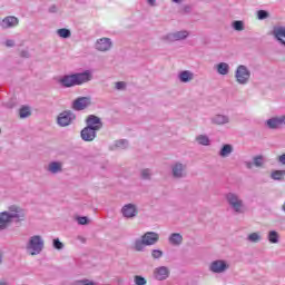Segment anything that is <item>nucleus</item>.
<instances>
[{
    "instance_id": "nucleus-33",
    "label": "nucleus",
    "mask_w": 285,
    "mask_h": 285,
    "mask_svg": "<svg viewBox=\"0 0 285 285\" xmlns=\"http://www.w3.org/2000/svg\"><path fill=\"white\" fill-rule=\"evenodd\" d=\"M253 161H254V166L256 168H262V166H264V161H265L264 156H262V155L255 156L253 158Z\"/></svg>"
},
{
    "instance_id": "nucleus-29",
    "label": "nucleus",
    "mask_w": 285,
    "mask_h": 285,
    "mask_svg": "<svg viewBox=\"0 0 285 285\" xmlns=\"http://www.w3.org/2000/svg\"><path fill=\"white\" fill-rule=\"evenodd\" d=\"M196 141L199 146H208L210 144V138H208L207 135H198Z\"/></svg>"
},
{
    "instance_id": "nucleus-27",
    "label": "nucleus",
    "mask_w": 285,
    "mask_h": 285,
    "mask_svg": "<svg viewBox=\"0 0 285 285\" xmlns=\"http://www.w3.org/2000/svg\"><path fill=\"white\" fill-rule=\"evenodd\" d=\"M117 148H119L120 150H126V148H128V140L126 139L116 140L114 146L111 147V150H117Z\"/></svg>"
},
{
    "instance_id": "nucleus-36",
    "label": "nucleus",
    "mask_w": 285,
    "mask_h": 285,
    "mask_svg": "<svg viewBox=\"0 0 285 285\" xmlns=\"http://www.w3.org/2000/svg\"><path fill=\"white\" fill-rule=\"evenodd\" d=\"M232 28H234L237 32H242L244 30V21L242 20H235L232 23Z\"/></svg>"
},
{
    "instance_id": "nucleus-43",
    "label": "nucleus",
    "mask_w": 285,
    "mask_h": 285,
    "mask_svg": "<svg viewBox=\"0 0 285 285\" xmlns=\"http://www.w3.org/2000/svg\"><path fill=\"white\" fill-rule=\"evenodd\" d=\"M4 46L7 48H14V40H12V39L6 40Z\"/></svg>"
},
{
    "instance_id": "nucleus-19",
    "label": "nucleus",
    "mask_w": 285,
    "mask_h": 285,
    "mask_svg": "<svg viewBox=\"0 0 285 285\" xmlns=\"http://www.w3.org/2000/svg\"><path fill=\"white\" fill-rule=\"evenodd\" d=\"M48 173L51 175H59V173H63V163L61 161H51L47 167Z\"/></svg>"
},
{
    "instance_id": "nucleus-47",
    "label": "nucleus",
    "mask_w": 285,
    "mask_h": 285,
    "mask_svg": "<svg viewBox=\"0 0 285 285\" xmlns=\"http://www.w3.org/2000/svg\"><path fill=\"white\" fill-rule=\"evenodd\" d=\"M3 264V253H1V250H0V265H2Z\"/></svg>"
},
{
    "instance_id": "nucleus-11",
    "label": "nucleus",
    "mask_w": 285,
    "mask_h": 285,
    "mask_svg": "<svg viewBox=\"0 0 285 285\" xmlns=\"http://www.w3.org/2000/svg\"><path fill=\"white\" fill-rule=\"evenodd\" d=\"M92 104V99L90 97H78L76 100L72 101L71 108L77 112L81 110H86Z\"/></svg>"
},
{
    "instance_id": "nucleus-18",
    "label": "nucleus",
    "mask_w": 285,
    "mask_h": 285,
    "mask_svg": "<svg viewBox=\"0 0 285 285\" xmlns=\"http://www.w3.org/2000/svg\"><path fill=\"white\" fill-rule=\"evenodd\" d=\"M12 222L14 220L12 219V216L8 214V212L0 213V230H6V228L12 224Z\"/></svg>"
},
{
    "instance_id": "nucleus-8",
    "label": "nucleus",
    "mask_w": 285,
    "mask_h": 285,
    "mask_svg": "<svg viewBox=\"0 0 285 285\" xmlns=\"http://www.w3.org/2000/svg\"><path fill=\"white\" fill-rule=\"evenodd\" d=\"M75 119H77V116L75 115V112L70 110H65L59 114L57 118V124L61 128H66V126H70V124H72Z\"/></svg>"
},
{
    "instance_id": "nucleus-1",
    "label": "nucleus",
    "mask_w": 285,
    "mask_h": 285,
    "mask_svg": "<svg viewBox=\"0 0 285 285\" xmlns=\"http://www.w3.org/2000/svg\"><path fill=\"white\" fill-rule=\"evenodd\" d=\"M88 81H92V71L90 70L65 75L58 80V83H60L62 88H73V86H83V83H88Z\"/></svg>"
},
{
    "instance_id": "nucleus-5",
    "label": "nucleus",
    "mask_w": 285,
    "mask_h": 285,
    "mask_svg": "<svg viewBox=\"0 0 285 285\" xmlns=\"http://www.w3.org/2000/svg\"><path fill=\"white\" fill-rule=\"evenodd\" d=\"M235 79L239 86H246L250 81V69L245 65H239L235 71Z\"/></svg>"
},
{
    "instance_id": "nucleus-21",
    "label": "nucleus",
    "mask_w": 285,
    "mask_h": 285,
    "mask_svg": "<svg viewBox=\"0 0 285 285\" xmlns=\"http://www.w3.org/2000/svg\"><path fill=\"white\" fill-rule=\"evenodd\" d=\"M178 79L181 83H188L195 79V73L189 70H184L179 72Z\"/></svg>"
},
{
    "instance_id": "nucleus-16",
    "label": "nucleus",
    "mask_w": 285,
    "mask_h": 285,
    "mask_svg": "<svg viewBox=\"0 0 285 285\" xmlns=\"http://www.w3.org/2000/svg\"><path fill=\"white\" fill-rule=\"evenodd\" d=\"M87 128H91L94 130H99L100 128H104V122H101V118L89 115L86 119Z\"/></svg>"
},
{
    "instance_id": "nucleus-49",
    "label": "nucleus",
    "mask_w": 285,
    "mask_h": 285,
    "mask_svg": "<svg viewBox=\"0 0 285 285\" xmlns=\"http://www.w3.org/2000/svg\"><path fill=\"white\" fill-rule=\"evenodd\" d=\"M0 285H8V282H6V279H1Z\"/></svg>"
},
{
    "instance_id": "nucleus-40",
    "label": "nucleus",
    "mask_w": 285,
    "mask_h": 285,
    "mask_svg": "<svg viewBox=\"0 0 285 285\" xmlns=\"http://www.w3.org/2000/svg\"><path fill=\"white\" fill-rule=\"evenodd\" d=\"M268 11L266 10H258L257 11V18L259 19V21H264V19H268Z\"/></svg>"
},
{
    "instance_id": "nucleus-3",
    "label": "nucleus",
    "mask_w": 285,
    "mask_h": 285,
    "mask_svg": "<svg viewBox=\"0 0 285 285\" xmlns=\"http://www.w3.org/2000/svg\"><path fill=\"white\" fill-rule=\"evenodd\" d=\"M159 242L157 232H146L140 238L134 242V248L137 253H144L146 246H155Z\"/></svg>"
},
{
    "instance_id": "nucleus-42",
    "label": "nucleus",
    "mask_w": 285,
    "mask_h": 285,
    "mask_svg": "<svg viewBox=\"0 0 285 285\" xmlns=\"http://www.w3.org/2000/svg\"><path fill=\"white\" fill-rule=\"evenodd\" d=\"M126 86L127 85L124 81H118V82L115 83L116 90H126Z\"/></svg>"
},
{
    "instance_id": "nucleus-4",
    "label": "nucleus",
    "mask_w": 285,
    "mask_h": 285,
    "mask_svg": "<svg viewBox=\"0 0 285 285\" xmlns=\"http://www.w3.org/2000/svg\"><path fill=\"white\" fill-rule=\"evenodd\" d=\"M45 242L43 237L40 235H33L30 236L27 244H26V250L29 253V255H41V252L43 250Z\"/></svg>"
},
{
    "instance_id": "nucleus-10",
    "label": "nucleus",
    "mask_w": 285,
    "mask_h": 285,
    "mask_svg": "<svg viewBox=\"0 0 285 285\" xmlns=\"http://www.w3.org/2000/svg\"><path fill=\"white\" fill-rule=\"evenodd\" d=\"M7 214L13 222H16V224H19V222H24L26 219V212L16 205H11Z\"/></svg>"
},
{
    "instance_id": "nucleus-48",
    "label": "nucleus",
    "mask_w": 285,
    "mask_h": 285,
    "mask_svg": "<svg viewBox=\"0 0 285 285\" xmlns=\"http://www.w3.org/2000/svg\"><path fill=\"white\" fill-rule=\"evenodd\" d=\"M149 6H155V0H147Z\"/></svg>"
},
{
    "instance_id": "nucleus-24",
    "label": "nucleus",
    "mask_w": 285,
    "mask_h": 285,
    "mask_svg": "<svg viewBox=\"0 0 285 285\" xmlns=\"http://www.w3.org/2000/svg\"><path fill=\"white\" fill-rule=\"evenodd\" d=\"M216 72L218 75L226 76L228 72H230V66L227 62H219L218 65L215 66Z\"/></svg>"
},
{
    "instance_id": "nucleus-17",
    "label": "nucleus",
    "mask_w": 285,
    "mask_h": 285,
    "mask_svg": "<svg viewBox=\"0 0 285 285\" xmlns=\"http://www.w3.org/2000/svg\"><path fill=\"white\" fill-rule=\"evenodd\" d=\"M154 277L158 282H164L165 279H168L170 277V269L166 266H160L154 269Z\"/></svg>"
},
{
    "instance_id": "nucleus-14",
    "label": "nucleus",
    "mask_w": 285,
    "mask_h": 285,
    "mask_svg": "<svg viewBox=\"0 0 285 285\" xmlns=\"http://www.w3.org/2000/svg\"><path fill=\"white\" fill-rule=\"evenodd\" d=\"M95 48L99 52H108L112 48V40L110 38H100L96 41Z\"/></svg>"
},
{
    "instance_id": "nucleus-39",
    "label": "nucleus",
    "mask_w": 285,
    "mask_h": 285,
    "mask_svg": "<svg viewBox=\"0 0 285 285\" xmlns=\"http://www.w3.org/2000/svg\"><path fill=\"white\" fill-rule=\"evenodd\" d=\"M151 257L153 259H161V257H164V252H161V249H153Z\"/></svg>"
},
{
    "instance_id": "nucleus-50",
    "label": "nucleus",
    "mask_w": 285,
    "mask_h": 285,
    "mask_svg": "<svg viewBox=\"0 0 285 285\" xmlns=\"http://www.w3.org/2000/svg\"><path fill=\"white\" fill-rule=\"evenodd\" d=\"M181 0H173L174 3H179Z\"/></svg>"
},
{
    "instance_id": "nucleus-28",
    "label": "nucleus",
    "mask_w": 285,
    "mask_h": 285,
    "mask_svg": "<svg viewBox=\"0 0 285 285\" xmlns=\"http://www.w3.org/2000/svg\"><path fill=\"white\" fill-rule=\"evenodd\" d=\"M271 177L274 181H284L285 170H274L272 171Z\"/></svg>"
},
{
    "instance_id": "nucleus-13",
    "label": "nucleus",
    "mask_w": 285,
    "mask_h": 285,
    "mask_svg": "<svg viewBox=\"0 0 285 285\" xmlns=\"http://www.w3.org/2000/svg\"><path fill=\"white\" fill-rule=\"evenodd\" d=\"M0 26L2 30H10V28H17V26H19V18L14 16H8L0 20Z\"/></svg>"
},
{
    "instance_id": "nucleus-37",
    "label": "nucleus",
    "mask_w": 285,
    "mask_h": 285,
    "mask_svg": "<svg viewBox=\"0 0 285 285\" xmlns=\"http://www.w3.org/2000/svg\"><path fill=\"white\" fill-rule=\"evenodd\" d=\"M19 115H20V119H26L30 117V108L28 107L20 108Z\"/></svg>"
},
{
    "instance_id": "nucleus-45",
    "label": "nucleus",
    "mask_w": 285,
    "mask_h": 285,
    "mask_svg": "<svg viewBox=\"0 0 285 285\" xmlns=\"http://www.w3.org/2000/svg\"><path fill=\"white\" fill-rule=\"evenodd\" d=\"M245 166L246 168H248V170H250L255 166V164L254 161H245Z\"/></svg>"
},
{
    "instance_id": "nucleus-7",
    "label": "nucleus",
    "mask_w": 285,
    "mask_h": 285,
    "mask_svg": "<svg viewBox=\"0 0 285 285\" xmlns=\"http://www.w3.org/2000/svg\"><path fill=\"white\" fill-rule=\"evenodd\" d=\"M189 35L190 33L187 30H180L163 36L161 40L167 41L168 43H175V41H184L185 39H188Z\"/></svg>"
},
{
    "instance_id": "nucleus-12",
    "label": "nucleus",
    "mask_w": 285,
    "mask_h": 285,
    "mask_svg": "<svg viewBox=\"0 0 285 285\" xmlns=\"http://www.w3.org/2000/svg\"><path fill=\"white\" fill-rule=\"evenodd\" d=\"M120 213H121L122 217H125V219H135V217H137L139 210L137 209V205L129 203L121 207Z\"/></svg>"
},
{
    "instance_id": "nucleus-32",
    "label": "nucleus",
    "mask_w": 285,
    "mask_h": 285,
    "mask_svg": "<svg viewBox=\"0 0 285 285\" xmlns=\"http://www.w3.org/2000/svg\"><path fill=\"white\" fill-rule=\"evenodd\" d=\"M57 35L61 37V39H70L71 32L70 29L62 28L57 30Z\"/></svg>"
},
{
    "instance_id": "nucleus-23",
    "label": "nucleus",
    "mask_w": 285,
    "mask_h": 285,
    "mask_svg": "<svg viewBox=\"0 0 285 285\" xmlns=\"http://www.w3.org/2000/svg\"><path fill=\"white\" fill-rule=\"evenodd\" d=\"M168 242L171 244V246H181L184 243V236H181L179 233H173L170 234Z\"/></svg>"
},
{
    "instance_id": "nucleus-35",
    "label": "nucleus",
    "mask_w": 285,
    "mask_h": 285,
    "mask_svg": "<svg viewBox=\"0 0 285 285\" xmlns=\"http://www.w3.org/2000/svg\"><path fill=\"white\" fill-rule=\"evenodd\" d=\"M72 285H97V283H95V281H90L88 278H83V279L75 281L72 283Z\"/></svg>"
},
{
    "instance_id": "nucleus-25",
    "label": "nucleus",
    "mask_w": 285,
    "mask_h": 285,
    "mask_svg": "<svg viewBox=\"0 0 285 285\" xmlns=\"http://www.w3.org/2000/svg\"><path fill=\"white\" fill-rule=\"evenodd\" d=\"M218 155H219V157H223V158H226V157H229L230 155H233V145H230V144L223 145Z\"/></svg>"
},
{
    "instance_id": "nucleus-44",
    "label": "nucleus",
    "mask_w": 285,
    "mask_h": 285,
    "mask_svg": "<svg viewBox=\"0 0 285 285\" xmlns=\"http://www.w3.org/2000/svg\"><path fill=\"white\" fill-rule=\"evenodd\" d=\"M20 57L24 59H30V52L28 50H22Z\"/></svg>"
},
{
    "instance_id": "nucleus-22",
    "label": "nucleus",
    "mask_w": 285,
    "mask_h": 285,
    "mask_svg": "<svg viewBox=\"0 0 285 285\" xmlns=\"http://www.w3.org/2000/svg\"><path fill=\"white\" fill-rule=\"evenodd\" d=\"M230 121V118L226 115H216L212 117V124L216 126H224Z\"/></svg>"
},
{
    "instance_id": "nucleus-30",
    "label": "nucleus",
    "mask_w": 285,
    "mask_h": 285,
    "mask_svg": "<svg viewBox=\"0 0 285 285\" xmlns=\"http://www.w3.org/2000/svg\"><path fill=\"white\" fill-rule=\"evenodd\" d=\"M140 177L141 179H144L145 181H150V179H153V170L149 168H145L140 171Z\"/></svg>"
},
{
    "instance_id": "nucleus-31",
    "label": "nucleus",
    "mask_w": 285,
    "mask_h": 285,
    "mask_svg": "<svg viewBox=\"0 0 285 285\" xmlns=\"http://www.w3.org/2000/svg\"><path fill=\"white\" fill-rule=\"evenodd\" d=\"M261 239L262 235H259V233H252L247 236V242H250L252 244H259Z\"/></svg>"
},
{
    "instance_id": "nucleus-20",
    "label": "nucleus",
    "mask_w": 285,
    "mask_h": 285,
    "mask_svg": "<svg viewBox=\"0 0 285 285\" xmlns=\"http://www.w3.org/2000/svg\"><path fill=\"white\" fill-rule=\"evenodd\" d=\"M266 126L271 130H277V128H282V126H284V120L282 117H274L266 121Z\"/></svg>"
},
{
    "instance_id": "nucleus-38",
    "label": "nucleus",
    "mask_w": 285,
    "mask_h": 285,
    "mask_svg": "<svg viewBox=\"0 0 285 285\" xmlns=\"http://www.w3.org/2000/svg\"><path fill=\"white\" fill-rule=\"evenodd\" d=\"M134 282L136 285H146L148 284V281H146V278H144V276H140V275H136L134 277Z\"/></svg>"
},
{
    "instance_id": "nucleus-41",
    "label": "nucleus",
    "mask_w": 285,
    "mask_h": 285,
    "mask_svg": "<svg viewBox=\"0 0 285 285\" xmlns=\"http://www.w3.org/2000/svg\"><path fill=\"white\" fill-rule=\"evenodd\" d=\"M53 248H56V250H63V243H61V240H59V238H55L52 242Z\"/></svg>"
},
{
    "instance_id": "nucleus-9",
    "label": "nucleus",
    "mask_w": 285,
    "mask_h": 285,
    "mask_svg": "<svg viewBox=\"0 0 285 285\" xmlns=\"http://www.w3.org/2000/svg\"><path fill=\"white\" fill-rule=\"evenodd\" d=\"M230 268V264L225 259H216L209 264L210 273H215L216 275H222V273H226Z\"/></svg>"
},
{
    "instance_id": "nucleus-2",
    "label": "nucleus",
    "mask_w": 285,
    "mask_h": 285,
    "mask_svg": "<svg viewBox=\"0 0 285 285\" xmlns=\"http://www.w3.org/2000/svg\"><path fill=\"white\" fill-rule=\"evenodd\" d=\"M225 202L229 206L230 210L235 213V215H244V213H246V205L244 204V199H242L239 194L228 191L225 194Z\"/></svg>"
},
{
    "instance_id": "nucleus-46",
    "label": "nucleus",
    "mask_w": 285,
    "mask_h": 285,
    "mask_svg": "<svg viewBox=\"0 0 285 285\" xmlns=\"http://www.w3.org/2000/svg\"><path fill=\"white\" fill-rule=\"evenodd\" d=\"M49 12H51V13L57 12V6L52 4V6L49 8Z\"/></svg>"
},
{
    "instance_id": "nucleus-34",
    "label": "nucleus",
    "mask_w": 285,
    "mask_h": 285,
    "mask_svg": "<svg viewBox=\"0 0 285 285\" xmlns=\"http://www.w3.org/2000/svg\"><path fill=\"white\" fill-rule=\"evenodd\" d=\"M76 222H78L79 226H88V224H90V218L87 216H78L76 217Z\"/></svg>"
},
{
    "instance_id": "nucleus-26",
    "label": "nucleus",
    "mask_w": 285,
    "mask_h": 285,
    "mask_svg": "<svg viewBox=\"0 0 285 285\" xmlns=\"http://www.w3.org/2000/svg\"><path fill=\"white\" fill-rule=\"evenodd\" d=\"M267 240L269 244H279V233L276 230H269L267 233Z\"/></svg>"
},
{
    "instance_id": "nucleus-15",
    "label": "nucleus",
    "mask_w": 285,
    "mask_h": 285,
    "mask_svg": "<svg viewBox=\"0 0 285 285\" xmlns=\"http://www.w3.org/2000/svg\"><path fill=\"white\" fill-rule=\"evenodd\" d=\"M97 132H99L98 129H92L90 127H85L80 131V137H81L82 141H95V139H97Z\"/></svg>"
},
{
    "instance_id": "nucleus-6",
    "label": "nucleus",
    "mask_w": 285,
    "mask_h": 285,
    "mask_svg": "<svg viewBox=\"0 0 285 285\" xmlns=\"http://www.w3.org/2000/svg\"><path fill=\"white\" fill-rule=\"evenodd\" d=\"M171 177L174 179H186L188 177V165L176 161L171 165Z\"/></svg>"
}]
</instances>
